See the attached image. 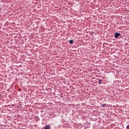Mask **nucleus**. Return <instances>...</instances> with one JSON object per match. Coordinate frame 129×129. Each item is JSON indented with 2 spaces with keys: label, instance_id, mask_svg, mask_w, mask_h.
Instances as JSON below:
<instances>
[{
  "label": "nucleus",
  "instance_id": "nucleus-5",
  "mask_svg": "<svg viewBox=\"0 0 129 129\" xmlns=\"http://www.w3.org/2000/svg\"><path fill=\"white\" fill-rule=\"evenodd\" d=\"M105 105H106V104H104L102 105V107H104V106H105Z\"/></svg>",
  "mask_w": 129,
  "mask_h": 129
},
{
  "label": "nucleus",
  "instance_id": "nucleus-7",
  "mask_svg": "<svg viewBox=\"0 0 129 129\" xmlns=\"http://www.w3.org/2000/svg\"><path fill=\"white\" fill-rule=\"evenodd\" d=\"M12 106H14V105H12Z\"/></svg>",
  "mask_w": 129,
  "mask_h": 129
},
{
  "label": "nucleus",
  "instance_id": "nucleus-6",
  "mask_svg": "<svg viewBox=\"0 0 129 129\" xmlns=\"http://www.w3.org/2000/svg\"><path fill=\"white\" fill-rule=\"evenodd\" d=\"M126 129H129V125H127L126 127Z\"/></svg>",
  "mask_w": 129,
  "mask_h": 129
},
{
  "label": "nucleus",
  "instance_id": "nucleus-4",
  "mask_svg": "<svg viewBox=\"0 0 129 129\" xmlns=\"http://www.w3.org/2000/svg\"><path fill=\"white\" fill-rule=\"evenodd\" d=\"M69 43L70 44H73V40H70Z\"/></svg>",
  "mask_w": 129,
  "mask_h": 129
},
{
  "label": "nucleus",
  "instance_id": "nucleus-1",
  "mask_svg": "<svg viewBox=\"0 0 129 129\" xmlns=\"http://www.w3.org/2000/svg\"><path fill=\"white\" fill-rule=\"evenodd\" d=\"M119 36H120V33L116 32V33H115L114 37L116 39H117L118 38V37H119Z\"/></svg>",
  "mask_w": 129,
  "mask_h": 129
},
{
  "label": "nucleus",
  "instance_id": "nucleus-3",
  "mask_svg": "<svg viewBox=\"0 0 129 129\" xmlns=\"http://www.w3.org/2000/svg\"><path fill=\"white\" fill-rule=\"evenodd\" d=\"M98 83L100 85L101 84V83H102V80L101 79H99Z\"/></svg>",
  "mask_w": 129,
  "mask_h": 129
},
{
  "label": "nucleus",
  "instance_id": "nucleus-2",
  "mask_svg": "<svg viewBox=\"0 0 129 129\" xmlns=\"http://www.w3.org/2000/svg\"><path fill=\"white\" fill-rule=\"evenodd\" d=\"M44 129H51V126L49 125H46L43 127Z\"/></svg>",
  "mask_w": 129,
  "mask_h": 129
}]
</instances>
